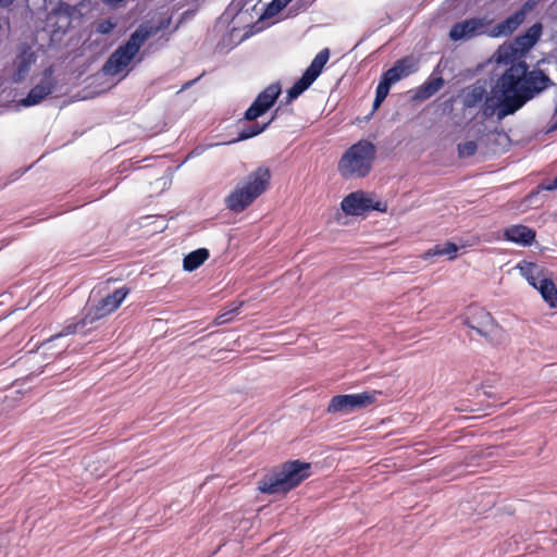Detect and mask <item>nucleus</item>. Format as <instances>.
Returning a JSON list of instances; mask_svg holds the SVG:
<instances>
[{
  "label": "nucleus",
  "instance_id": "27",
  "mask_svg": "<svg viewBox=\"0 0 557 557\" xmlns=\"http://www.w3.org/2000/svg\"><path fill=\"white\" fill-rule=\"evenodd\" d=\"M517 269H519L520 274L531 286L534 285V282L544 274L541 265L525 260L519 262Z\"/></svg>",
  "mask_w": 557,
  "mask_h": 557
},
{
  "label": "nucleus",
  "instance_id": "2",
  "mask_svg": "<svg viewBox=\"0 0 557 557\" xmlns=\"http://www.w3.org/2000/svg\"><path fill=\"white\" fill-rule=\"evenodd\" d=\"M162 27H164V23L158 27L139 25L129 38L110 54L102 65V73L107 76H116L122 73L137 55L146 40L154 36Z\"/></svg>",
  "mask_w": 557,
  "mask_h": 557
},
{
  "label": "nucleus",
  "instance_id": "36",
  "mask_svg": "<svg viewBox=\"0 0 557 557\" xmlns=\"http://www.w3.org/2000/svg\"><path fill=\"white\" fill-rule=\"evenodd\" d=\"M537 193L541 190L553 191L557 189V176L553 180H544L540 185H537Z\"/></svg>",
  "mask_w": 557,
  "mask_h": 557
},
{
  "label": "nucleus",
  "instance_id": "28",
  "mask_svg": "<svg viewBox=\"0 0 557 557\" xmlns=\"http://www.w3.org/2000/svg\"><path fill=\"white\" fill-rule=\"evenodd\" d=\"M314 81L302 73L301 77L297 79L286 94V102L289 103L296 100L304 91H306Z\"/></svg>",
  "mask_w": 557,
  "mask_h": 557
},
{
  "label": "nucleus",
  "instance_id": "13",
  "mask_svg": "<svg viewBox=\"0 0 557 557\" xmlns=\"http://www.w3.org/2000/svg\"><path fill=\"white\" fill-rule=\"evenodd\" d=\"M536 233L533 228L517 224L507 227L503 234L490 233L484 235L482 242H492V240H507L513 244H533L535 242Z\"/></svg>",
  "mask_w": 557,
  "mask_h": 557
},
{
  "label": "nucleus",
  "instance_id": "34",
  "mask_svg": "<svg viewBox=\"0 0 557 557\" xmlns=\"http://www.w3.org/2000/svg\"><path fill=\"white\" fill-rule=\"evenodd\" d=\"M391 87H392V85L388 84L386 81H384L381 77V79L376 86V89H375V98L384 101L386 99V97L388 96Z\"/></svg>",
  "mask_w": 557,
  "mask_h": 557
},
{
  "label": "nucleus",
  "instance_id": "32",
  "mask_svg": "<svg viewBox=\"0 0 557 557\" xmlns=\"http://www.w3.org/2000/svg\"><path fill=\"white\" fill-rule=\"evenodd\" d=\"M458 157L461 159L473 157L478 151V144L474 140L460 143L457 146Z\"/></svg>",
  "mask_w": 557,
  "mask_h": 557
},
{
  "label": "nucleus",
  "instance_id": "40",
  "mask_svg": "<svg viewBox=\"0 0 557 557\" xmlns=\"http://www.w3.org/2000/svg\"><path fill=\"white\" fill-rule=\"evenodd\" d=\"M383 103V100L381 99H377V98H374V101H373V111L377 110L381 104Z\"/></svg>",
  "mask_w": 557,
  "mask_h": 557
},
{
  "label": "nucleus",
  "instance_id": "25",
  "mask_svg": "<svg viewBox=\"0 0 557 557\" xmlns=\"http://www.w3.org/2000/svg\"><path fill=\"white\" fill-rule=\"evenodd\" d=\"M330 59V50L327 48L322 49L311 61L310 65L306 69L304 72L308 77H310L312 81H315L324 65Z\"/></svg>",
  "mask_w": 557,
  "mask_h": 557
},
{
  "label": "nucleus",
  "instance_id": "24",
  "mask_svg": "<svg viewBox=\"0 0 557 557\" xmlns=\"http://www.w3.org/2000/svg\"><path fill=\"white\" fill-rule=\"evenodd\" d=\"M210 257V252L207 248L200 247L185 255L183 259V270L186 272H193L205 263Z\"/></svg>",
  "mask_w": 557,
  "mask_h": 557
},
{
  "label": "nucleus",
  "instance_id": "9",
  "mask_svg": "<svg viewBox=\"0 0 557 557\" xmlns=\"http://www.w3.org/2000/svg\"><path fill=\"white\" fill-rule=\"evenodd\" d=\"M519 110V104H511L510 101L505 100L504 96L499 91H496L494 85L491 92L483 98L482 101V116L487 120L494 114L497 115V120L502 121L508 115L516 113Z\"/></svg>",
  "mask_w": 557,
  "mask_h": 557
},
{
  "label": "nucleus",
  "instance_id": "4",
  "mask_svg": "<svg viewBox=\"0 0 557 557\" xmlns=\"http://www.w3.org/2000/svg\"><path fill=\"white\" fill-rule=\"evenodd\" d=\"M271 171L267 166H259L244 177L235 189L226 197L230 210L240 212L261 196L270 185Z\"/></svg>",
  "mask_w": 557,
  "mask_h": 557
},
{
  "label": "nucleus",
  "instance_id": "33",
  "mask_svg": "<svg viewBox=\"0 0 557 557\" xmlns=\"http://www.w3.org/2000/svg\"><path fill=\"white\" fill-rule=\"evenodd\" d=\"M166 228V220L158 215L157 219H153V223L151 225V230L144 231V235L157 234L163 232Z\"/></svg>",
  "mask_w": 557,
  "mask_h": 557
},
{
  "label": "nucleus",
  "instance_id": "26",
  "mask_svg": "<svg viewBox=\"0 0 557 557\" xmlns=\"http://www.w3.org/2000/svg\"><path fill=\"white\" fill-rule=\"evenodd\" d=\"M278 110H280V108H277L274 111V113H273L272 117L270 119V121L264 123V124L255 123L252 125L244 126L238 132L237 140H247V139H250V138H252L255 136H258L259 134L263 133L270 126V124L276 119Z\"/></svg>",
  "mask_w": 557,
  "mask_h": 557
},
{
  "label": "nucleus",
  "instance_id": "12",
  "mask_svg": "<svg viewBox=\"0 0 557 557\" xmlns=\"http://www.w3.org/2000/svg\"><path fill=\"white\" fill-rule=\"evenodd\" d=\"M490 22L485 17H470L455 23L449 30L453 41L469 40L488 33Z\"/></svg>",
  "mask_w": 557,
  "mask_h": 557
},
{
  "label": "nucleus",
  "instance_id": "37",
  "mask_svg": "<svg viewBox=\"0 0 557 557\" xmlns=\"http://www.w3.org/2000/svg\"><path fill=\"white\" fill-rule=\"evenodd\" d=\"M246 7V3H244L243 0H234L230 8H228V12H233L235 11V15L238 16L240 15L244 11L245 12H248V9L245 8Z\"/></svg>",
  "mask_w": 557,
  "mask_h": 557
},
{
  "label": "nucleus",
  "instance_id": "30",
  "mask_svg": "<svg viewBox=\"0 0 557 557\" xmlns=\"http://www.w3.org/2000/svg\"><path fill=\"white\" fill-rule=\"evenodd\" d=\"M466 246H445L444 248H440V246H435L433 249H430L425 253V258L435 257V256H445L448 260H453L456 258L458 251Z\"/></svg>",
  "mask_w": 557,
  "mask_h": 557
},
{
  "label": "nucleus",
  "instance_id": "17",
  "mask_svg": "<svg viewBox=\"0 0 557 557\" xmlns=\"http://www.w3.org/2000/svg\"><path fill=\"white\" fill-rule=\"evenodd\" d=\"M417 67L410 58L397 60L394 65L382 74V78L392 86L414 73Z\"/></svg>",
  "mask_w": 557,
  "mask_h": 557
},
{
  "label": "nucleus",
  "instance_id": "35",
  "mask_svg": "<svg viewBox=\"0 0 557 557\" xmlns=\"http://www.w3.org/2000/svg\"><path fill=\"white\" fill-rule=\"evenodd\" d=\"M115 26L116 24L112 20H102L97 25V32L99 34L107 35L110 34L115 28Z\"/></svg>",
  "mask_w": 557,
  "mask_h": 557
},
{
  "label": "nucleus",
  "instance_id": "18",
  "mask_svg": "<svg viewBox=\"0 0 557 557\" xmlns=\"http://www.w3.org/2000/svg\"><path fill=\"white\" fill-rule=\"evenodd\" d=\"M91 329H92V324L90 323V321H87V315L84 313V317L79 321L71 322V323H67L66 325H64L60 333L51 336L49 339L41 343L39 348L47 351L51 348V345L55 339H58L62 336H67V335L77 334V333L86 334Z\"/></svg>",
  "mask_w": 557,
  "mask_h": 557
},
{
  "label": "nucleus",
  "instance_id": "15",
  "mask_svg": "<svg viewBox=\"0 0 557 557\" xmlns=\"http://www.w3.org/2000/svg\"><path fill=\"white\" fill-rule=\"evenodd\" d=\"M525 97L520 104H524L535 95L544 91L553 85L552 79L542 70H527L524 74Z\"/></svg>",
  "mask_w": 557,
  "mask_h": 557
},
{
  "label": "nucleus",
  "instance_id": "38",
  "mask_svg": "<svg viewBox=\"0 0 557 557\" xmlns=\"http://www.w3.org/2000/svg\"><path fill=\"white\" fill-rule=\"evenodd\" d=\"M158 215H146L141 216L138 221V225L144 231L151 230V225L153 223V219H157Z\"/></svg>",
  "mask_w": 557,
  "mask_h": 557
},
{
  "label": "nucleus",
  "instance_id": "43",
  "mask_svg": "<svg viewBox=\"0 0 557 557\" xmlns=\"http://www.w3.org/2000/svg\"><path fill=\"white\" fill-rule=\"evenodd\" d=\"M554 129H557V122L555 123V125L553 126Z\"/></svg>",
  "mask_w": 557,
  "mask_h": 557
},
{
  "label": "nucleus",
  "instance_id": "20",
  "mask_svg": "<svg viewBox=\"0 0 557 557\" xmlns=\"http://www.w3.org/2000/svg\"><path fill=\"white\" fill-rule=\"evenodd\" d=\"M485 96L486 89L484 84L476 82L467 86L461 94L462 109L466 111L482 106Z\"/></svg>",
  "mask_w": 557,
  "mask_h": 557
},
{
  "label": "nucleus",
  "instance_id": "7",
  "mask_svg": "<svg viewBox=\"0 0 557 557\" xmlns=\"http://www.w3.org/2000/svg\"><path fill=\"white\" fill-rule=\"evenodd\" d=\"M342 210L347 215H362L371 210L385 211L386 206L381 201H375L363 190H357L348 194L341 202Z\"/></svg>",
  "mask_w": 557,
  "mask_h": 557
},
{
  "label": "nucleus",
  "instance_id": "31",
  "mask_svg": "<svg viewBox=\"0 0 557 557\" xmlns=\"http://www.w3.org/2000/svg\"><path fill=\"white\" fill-rule=\"evenodd\" d=\"M292 0H272L264 9L260 18H270L281 12Z\"/></svg>",
  "mask_w": 557,
  "mask_h": 557
},
{
  "label": "nucleus",
  "instance_id": "3",
  "mask_svg": "<svg viewBox=\"0 0 557 557\" xmlns=\"http://www.w3.org/2000/svg\"><path fill=\"white\" fill-rule=\"evenodd\" d=\"M375 157V145L361 139L345 150L338 161L337 171L345 180L363 178L371 172Z\"/></svg>",
  "mask_w": 557,
  "mask_h": 557
},
{
  "label": "nucleus",
  "instance_id": "1",
  "mask_svg": "<svg viewBox=\"0 0 557 557\" xmlns=\"http://www.w3.org/2000/svg\"><path fill=\"white\" fill-rule=\"evenodd\" d=\"M311 475V463L299 459L284 462L258 481L262 494H286Z\"/></svg>",
  "mask_w": 557,
  "mask_h": 557
},
{
  "label": "nucleus",
  "instance_id": "6",
  "mask_svg": "<svg viewBox=\"0 0 557 557\" xmlns=\"http://www.w3.org/2000/svg\"><path fill=\"white\" fill-rule=\"evenodd\" d=\"M463 323L478 335L491 339L498 325L488 311L479 306H470L463 315Z\"/></svg>",
  "mask_w": 557,
  "mask_h": 557
},
{
  "label": "nucleus",
  "instance_id": "11",
  "mask_svg": "<svg viewBox=\"0 0 557 557\" xmlns=\"http://www.w3.org/2000/svg\"><path fill=\"white\" fill-rule=\"evenodd\" d=\"M375 400L374 394L363 392L360 394H344L332 397L327 411L331 413H349L356 409L371 405Z\"/></svg>",
  "mask_w": 557,
  "mask_h": 557
},
{
  "label": "nucleus",
  "instance_id": "8",
  "mask_svg": "<svg viewBox=\"0 0 557 557\" xmlns=\"http://www.w3.org/2000/svg\"><path fill=\"white\" fill-rule=\"evenodd\" d=\"M128 294L129 288L123 286L101 298L96 305L86 309L87 321H90L94 325L97 321L111 314L121 306Z\"/></svg>",
  "mask_w": 557,
  "mask_h": 557
},
{
  "label": "nucleus",
  "instance_id": "10",
  "mask_svg": "<svg viewBox=\"0 0 557 557\" xmlns=\"http://www.w3.org/2000/svg\"><path fill=\"white\" fill-rule=\"evenodd\" d=\"M282 92L278 83L270 84L263 89L244 113V120L251 122L265 114L276 102Z\"/></svg>",
  "mask_w": 557,
  "mask_h": 557
},
{
  "label": "nucleus",
  "instance_id": "22",
  "mask_svg": "<svg viewBox=\"0 0 557 557\" xmlns=\"http://www.w3.org/2000/svg\"><path fill=\"white\" fill-rule=\"evenodd\" d=\"M34 62L33 53H27L26 51L20 53L14 61L15 71L12 75V81L16 84L23 82L28 75Z\"/></svg>",
  "mask_w": 557,
  "mask_h": 557
},
{
  "label": "nucleus",
  "instance_id": "41",
  "mask_svg": "<svg viewBox=\"0 0 557 557\" xmlns=\"http://www.w3.org/2000/svg\"><path fill=\"white\" fill-rule=\"evenodd\" d=\"M194 83V81H190V82H187L182 89H186L188 88L191 84Z\"/></svg>",
  "mask_w": 557,
  "mask_h": 557
},
{
  "label": "nucleus",
  "instance_id": "42",
  "mask_svg": "<svg viewBox=\"0 0 557 557\" xmlns=\"http://www.w3.org/2000/svg\"><path fill=\"white\" fill-rule=\"evenodd\" d=\"M445 244L450 245V244H454V243L450 242V240H447Z\"/></svg>",
  "mask_w": 557,
  "mask_h": 557
},
{
  "label": "nucleus",
  "instance_id": "29",
  "mask_svg": "<svg viewBox=\"0 0 557 557\" xmlns=\"http://www.w3.org/2000/svg\"><path fill=\"white\" fill-rule=\"evenodd\" d=\"M519 57L521 55L518 53V50H516L513 42L500 46L496 52V60L498 63L513 64L515 60Z\"/></svg>",
  "mask_w": 557,
  "mask_h": 557
},
{
  "label": "nucleus",
  "instance_id": "21",
  "mask_svg": "<svg viewBox=\"0 0 557 557\" xmlns=\"http://www.w3.org/2000/svg\"><path fill=\"white\" fill-rule=\"evenodd\" d=\"M544 299V301L550 307H557V287L552 278L545 276L544 274L539 277L534 285H532Z\"/></svg>",
  "mask_w": 557,
  "mask_h": 557
},
{
  "label": "nucleus",
  "instance_id": "5",
  "mask_svg": "<svg viewBox=\"0 0 557 557\" xmlns=\"http://www.w3.org/2000/svg\"><path fill=\"white\" fill-rule=\"evenodd\" d=\"M527 70V62L518 61L511 64L495 84L496 91H499L504 99L510 101L511 104H519V109L523 106L520 102L525 97L524 74Z\"/></svg>",
  "mask_w": 557,
  "mask_h": 557
},
{
  "label": "nucleus",
  "instance_id": "23",
  "mask_svg": "<svg viewBox=\"0 0 557 557\" xmlns=\"http://www.w3.org/2000/svg\"><path fill=\"white\" fill-rule=\"evenodd\" d=\"M444 78L441 76L430 77L416 89L413 100L423 101L431 98L444 86Z\"/></svg>",
  "mask_w": 557,
  "mask_h": 557
},
{
  "label": "nucleus",
  "instance_id": "14",
  "mask_svg": "<svg viewBox=\"0 0 557 557\" xmlns=\"http://www.w3.org/2000/svg\"><path fill=\"white\" fill-rule=\"evenodd\" d=\"M54 85L53 67L48 66L45 69L40 82L28 91L24 99L21 100L22 106L32 107L38 104L53 91Z\"/></svg>",
  "mask_w": 557,
  "mask_h": 557
},
{
  "label": "nucleus",
  "instance_id": "39",
  "mask_svg": "<svg viewBox=\"0 0 557 557\" xmlns=\"http://www.w3.org/2000/svg\"><path fill=\"white\" fill-rule=\"evenodd\" d=\"M15 0H0V8L7 9L14 3Z\"/></svg>",
  "mask_w": 557,
  "mask_h": 557
},
{
  "label": "nucleus",
  "instance_id": "16",
  "mask_svg": "<svg viewBox=\"0 0 557 557\" xmlns=\"http://www.w3.org/2000/svg\"><path fill=\"white\" fill-rule=\"evenodd\" d=\"M528 3H525L521 9L513 12L507 18L498 23L491 30L490 35L492 37H503L511 35L524 21Z\"/></svg>",
  "mask_w": 557,
  "mask_h": 557
},
{
  "label": "nucleus",
  "instance_id": "19",
  "mask_svg": "<svg viewBox=\"0 0 557 557\" xmlns=\"http://www.w3.org/2000/svg\"><path fill=\"white\" fill-rule=\"evenodd\" d=\"M543 32V26L541 23H535L531 27H529L523 34L517 36L513 40V45L516 50L520 55L527 53L531 50L540 40Z\"/></svg>",
  "mask_w": 557,
  "mask_h": 557
}]
</instances>
